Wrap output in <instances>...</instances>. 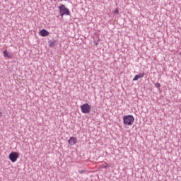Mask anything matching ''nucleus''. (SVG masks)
Masks as SVG:
<instances>
[{"label":"nucleus","mask_w":181,"mask_h":181,"mask_svg":"<svg viewBox=\"0 0 181 181\" xmlns=\"http://www.w3.org/2000/svg\"><path fill=\"white\" fill-rule=\"evenodd\" d=\"M134 121H135V118L132 115H128L123 117V124L126 127L132 125Z\"/></svg>","instance_id":"nucleus-1"},{"label":"nucleus","mask_w":181,"mask_h":181,"mask_svg":"<svg viewBox=\"0 0 181 181\" xmlns=\"http://www.w3.org/2000/svg\"><path fill=\"white\" fill-rule=\"evenodd\" d=\"M58 9L59 11L60 16L63 18V16H69L70 15V10L67 8H66V6L64 4H61L60 6L58 7Z\"/></svg>","instance_id":"nucleus-2"},{"label":"nucleus","mask_w":181,"mask_h":181,"mask_svg":"<svg viewBox=\"0 0 181 181\" xmlns=\"http://www.w3.org/2000/svg\"><path fill=\"white\" fill-rule=\"evenodd\" d=\"M81 111L83 114H90L91 111V106L88 103H84L81 106Z\"/></svg>","instance_id":"nucleus-3"},{"label":"nucleus","mask_w":181,"mask_h":181,"mask_svg":"<svg viewBox=\"0 0 181 181\" xmlns=\"http://www.w3.org/2000/svg\"><path fill=\"white\" fill-rule=\"evenodd\" d=\"M18 158H19V153L18 152H11L9 154V159L13 163L16 162V160H18Z\"/></svg>","instance_id":"nucleus-4"},{"label":"nucleus","mask_w":181,"mask_h":181,"mask_svg":"<svg viewBox=\"0 0 181 181\" xmlns=\"http://www.w3.org/2000/svg\"><path fill=\"white\" fill-rule=\"evenodd\" d=\"M59 43L56 40H51L48 41V46L49 47H56Z\"/></svg>","instance_id":"nucleus-5"},{"label":"nucleus","mask_w":181,"mask_h":181,"mask_svg":"<svg viewBox=\"0 0 181 181\" xmlns=\"http://www.w3.org/2000/svg\"><path fill=\"white\" fill-rule=\"evenodd\" d=\"M49 35H50V33L46 29H42L40 31V36H42V37H45V36H49Z\"/></svg>","instance_id":"nucleus-6"},{"label":"nucleus","mask_w":181,"mask_h":181,"mask_svg":"<svg viewBox=\"0 0 181 181\" xmlns=\"http://www.w3.org/2000/svg\"><path fill=\"white\" fill-rule=\"evenodd\" d=\"M68 143L71 145H76L77 144V138L76 137H70L69 139L68 140Z\"/></svg>","instance_id":"nucleus-7"},{"label":"nucleus","mask_w":181,"mask_h":181,"mask_svg":"<svg viewBox=\"0 0 181 181\" xmlns=\"http://www.w3.org/2000/svg\"><path fill=\"white\" fill-rule=\"evenodd\" d=\"M4 57H8V59H12V57H13L12 54L6 52V50L4 51Z\"/></svg>","instance_id":"nucleus-8"},{"label":"nucleus","mask_w":181,"mask_h":181,"mask_svg":"<svg viewBox=\"0 0 181 181\" xmlns=\"http://www.w3.org/2000/svg\"><path fill=\"white\" fill-rule=\"evenodd\" d=\"M139 78H140L139 76L138 75H136L133 78V81H138Z\"/></svg>","instance_id":"nucleus-9"},{"label":"nucleus","mask_w":181,"mask_h":181,"mask_svg":"<svg viewBox=\"0 0 181 181\" xmlns=\"http://www.w3.org/2000/svg\"><path fill=\"white\" fill-rule=\"evenodd\" d=\"M106 168H108V164L100 165V169H105Z\"/></svg>","instance_id":"nucleus-10"},{"label":"nucleus","mask_w":181,"mask_h":181,"mask_svg":"<svg viewBox=\"0 0 181 181\" xmlns=\"http://www.w3.org/2000/svg\"><path fill=\"white\" fill-rule=\"evenodd\" d=\"M137 76H139V78H142V77L145 76V74L144 73L139 74Z\"/></svg>","instance_id":"nucleus-11"},{"label":"nucleus","mask_w":181,"mask_h":181,"mask_svg":"<svg viewBox=\"0 0 181 181\" xmlns=\"http://www.w3.org/2000/svg\"><path fill=\"white\" fill-rule=\"evenodd\" d=\"M155 87H156V88H160V83L157 82L156 83H155Z\"/></svg>","instance_id":"nucleus-12"},{"label":"nucleus","mask_w":181,"mask_h":181,"mask_svg":"<svg viewBox=\"0 0 181 181\" xmlns=\"http://www.w3.org/2000/svg\"><path fill=\"white\" fill-rule=\"evenodd\" d=\"M84 170H78V173H80L81 175H83V173H84Z\"/></svg>","instance_id":"nucleus-13"},{"label":"nucleus","mask_w":181,"mask_h":181,"mask_svg":"<svg viewBox=\"0 0 181 181\" xmlns=\"http://www.w3.org/2000/svg\"><path fill=\"white\" fill-rule=\"evenodd\" d=\"M115 13H119V11H118V9H116Z\"/></svg>","instance_id":"nucleus-14"},{"label":"nucleus","mask_w":181,"mask_h":181,"mask_svg":"<svg viewBox=\"0 0 181 181\" xmlns=\"http://www.w3.org/2000/svg\"><path fill=\"white\" fill-rule=\"evenodd\" d=\"M94 45H95V46H97V45H98V43L96 42H94Z\"/></svg>","instance_id":"nucleus-15"},{"label":"nucleus","mask_w":181,"mask_h":181,"mask_svg":"<svg viewBox=\"0 0 181 181\" xmlns=\"http://www.w3.org/2000/svg\"><path fill=\"white\" fill-rule=\"evenodd\" d=\"M0 116L2 117V111L0 110Z\"/></svg>","instance_id":"nucleus-16"},{"label":"nucleus","mask_w":181,"mask_h":181,"mask_svg":"<svg viewBox=\"0 0 181 181\" xmlns=\"http://www.w3.org/2000/svg\"><path fill=\"white\" fill-rule=\"evenodd\" d=\"M180 54H181V52H180Z\"/></svg>","instance_id":"nucleus-17"}]
</instances>
